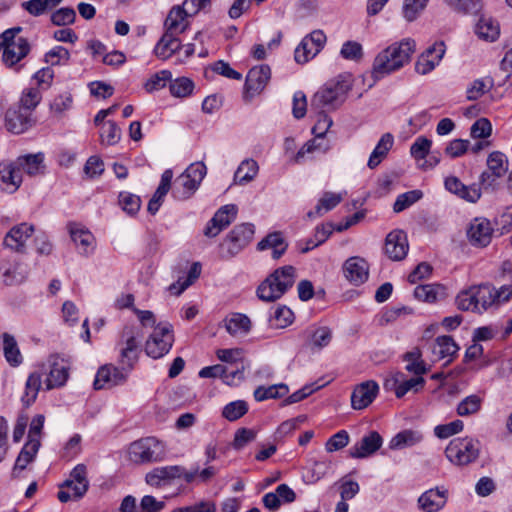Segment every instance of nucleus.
Segmentation results:
<instances>
[{"mask_svg": "<svg viewBox=\"0 0 512 512\" xmlns=\"http://www.w3.org/2000/svg\"><path fill=\"white\" fill-rule=\"evenodd\" d=\"M487 167L488 170L482 172L479 178L480 185L484 188L493 186L507 172L508 160L502 152L494 151L487 158Z\"/></svg>", "mask_w": 512, "mask_h": 512, "instance_id": "obj_14", "label": "nucleus"}, {"mask_svg": "<svg viewBox=\"0 0 512 512\" xmlns=\"http://www.w3.org/2000/svg\"><path fill=\"white\" fill-rule=\"evenodd\" d=\"M41 446L40 441L31 440L27 441L23 448L21 449L18 457L16 458L14 467H13V474H16L17 472H21L28 464L34 461L39 448Z\"/></svg>", "mask_w": 512, "mask_h": 512, "instance_id": "obj_37", "label": "nucleus"}, {"mask_svg": "<svg viewBox=\"0 0 512 512\" xmlns=\"http://www.w3.org/2000/svg\"><path fill=\"white\" fill-rule=\"evenodd\" d=\"M248 411V405L243 400L232 401L224 406L222 415L229 421H236L245 415Z\"/></svg>", "mask_w": 512, "mask_h": 512, "instance_id": "obj_57", "label": "nucleus"}, {"mask_svg": "<svg viewBox=\"0 0 512 512\" xmlns=\"http://www.w3.org/2000/svg\"><path fill=\"white\" fill-rule=\"evenodd\" d=\"M73 98L70 93H64L56 96L50 103V111L57 117L63 114L72 107Z\"/></svg>", "mask_w": 512, "mask_h": 512, "instance_id": "obj_64", "label": "nucleus"}, {"mask_svg": "<svg viewBox=\"0 0 512 512\" xmlns=\"http://www.w3.org/2000/svg\"><path fill=\"white\" fill-rule=\"evenodd\" d=\"M258 163L253 159H245L238 166L234 174V182L238 184H246L251 182L258 174Z\"/></svg>", "mask_w": 512, "mask_h": 512, "instance_id": "obj_44", "label": "nucleus"}, {"mask_svg": "<svg viewBox=\"0 0 512 512\" xmlns=\"http://www.w3.org/2000/svg\"><path fill=\"white\" fill-rule=\"evenodd\" d=\"M445 52V43L443 41L435 42L418 57L415 63L416 72L426 75L433 71L441 62Z\"/></svg>", "mask_w": 512, "mask_h": 512, "instance_id": "obj_17", "label": "nucleus"}, {"mask_svg": "<svg viewBox=\"0 0 512 512\" xmlns=\"http://www.w3.org/2000/svg\"><path fill=\"white\" fill-rule=\"evenodd\" d=\"M142 334L135 326H125L117 343L120 363L128 370H132L140 353Z\"/></svg>", "mask_w": 512, "mask_h": 512, "instance_id": "obj_6", "label": "nucleus"}, {"mask_svg": "<svg viewBox=\"0 0 512 512\" xmlns=\"http://www.w3.org/2000/svg\"><path fill=\"white\" fill-rule=\"evenodd\" d=\"M326 35L322 30H314L306 35L294 52V59L299 64H305L313 59L324 47Z\"/></svg>", "mask_w": 512, "mask_h": 512, "instance_id": "obj_12", "label": "nucleus"}, {"mask_svg": "<svg viewBox=\"0 0 512 512\" xmlns=\"http://www.w3.org/2000/svg\"><path fill=\"white\" fill-rule=\"evenodd\" d=\"M459 347L450 336L437 337L432 352L438 360L447 359L450 362L458 352Z\"/></svg>", "mask_w": 512, "mask_h": 512, "instance_id": "obj_38", "label": "nucleus"}, {"mask_svg": "<svg viewBox=\"0 0 512 512\" xmlns=\"http://www.w3.org/2000/svg\"><path fill=\"white\" fill-rule=\"evenodd\" d=\"M394 144V137L391 133H385L381 136L377 145L369 156L367 166L375 169L387 157L388 152Z\"/></svg>", "mask_w": 512, "mask_h": 512, "instance_id": "obj_36", "label": "nucleus"}, {"mask_svg": "<svg viewBox=\"0 0 512 512\" xmlns=\"http://www.w3.org/2000/svg\"><path fill=\"white\" fill-rule=\"evenodd\" d=\"M456 305L462 311L478 313V302L475 295V288L471 286L460 291L456 297Z\"/></svg>", "mask_w": 512, "mask_h": 512, "instance_id": "obj_51", "label": "nucleus"}, {"mask_svg": "<svg viewBox=\"0 0 512 512\" xmlns=\"http://www.w3.org/2000/svg\"><path fill=\"white\" fill-rule=\"evenodd\" d=\"M191 17L180 5L173 6L164 22L165 30L175 34L183 33L189 26L188 18Z\"/></svg>", "mask_w": 512, "mask_h": 512, "instance_id": "obj_32", "label": "nucleus"}, {"mask_svg": "<svg viewBox=\"0 0 512 512\" xmlns=\"http://www.w3.org/2000/svg\"><path fill=\"white\" fill-rule=\"evenodd\" d=\"M288 244L280 232H273L264 237L258 244L257 249L264 251L271 249L272 258L279 259L287 250Z\"/></svg>", "mask_w": 512, "mask_h": 512, "instance_id": "obj_35", "label": "nucleus"}, {"mask_svg": "<svg viewBox=\"0 0 512 512\" xmlns=\"http://www.w3.org/2000/svg\"><path fill=\"white\" fill-rule=\"evenodd\" d=\"M87 489L88 484L85 483L77 484L75 482L73 483L71 488H64L62 484L61 489L57 494V497L59 501H61L62 503H66L69 500L81 498L86 493Z\"/></svg>", "mask_w": 512, "mask_h": 512, "instance_id": "obj_61", "label": "nucleus"}, {"mask_svg": "<svg viewBox=\"0 0 512 512\" xmlns=\"http://www.w3.org/2000/svg\"><path fill=\"white\" fill-rule=\"evenodd\" d=\"M181 48V42L177 34L165 30L162 37L154 48V54L162 60L170 58L175 52Z\"/></svg>", "mask_w": 512, "mask_h": 512, "instance_id": "obj_33", "label": "nucleus"}, {"mask_svg": "<svg viewBox=\"0 0 512 512\" xmlns=\"http://www.w3.org/2000/svg\"><path fill=\"white\" fill-rule=\"evenodd\" d=\"M21 27L7 29L0 35V49L3 48L2 60L7 66H13L23 59L30 50L27 40L16 37Z\"/></svg>", "mask_w": 512, "mask_h": 512, "instance_id": "obj_5", "label": "nucleus"}, {"mask_svg": "<svg viewBox=\"0 0 512 512\" xmlns=\"http://www.w3.org/2000/svg\"><path fill=\"white\" fill-rule=\"evenodd\" d=\"M332 339V331L326 326L316 328L310 337V346L318 350L326 347Z\"/></svg>", "mask_w": 512, "mask_h": 512, "instance_id": "obj_62", "label": "nucleus"}, {"mask_svg": "<svg viewBox=\"0 0 512 512\" xmlns=\"http://www.w3.org/2000/svg\"><path fill=\"white\" fill-rule=\"evenodd\" d=\"M494 86V81L491 77H485L474 80L466 90L467 99L474 101L482 97Z\"/></svg>", "mask_w": 512, "mask_h": 512, "instance_id": "obj_53", "label": "nucleus"}, {"mask_svg": "<svg viewBox=\"0 0 512 512\" xmlns=\"http://www.w3.org/2000/svg\"><path fill=\"white\" fill-rule=\"evenodd\" d=\"M172 79V73L169 70H161L153 74L144 84V88L147 92L152 93L154 91L161 90L168 82Z\"/></svg>", "mask_w": 512, "mask_h": 512, "instance_id": "obj_54", "label": "nucleus"}, {"mask_svg": "<svg viewBox=\"0 0 512 512\" xmlns=\"http://www.w3.org/2000/svg\"><path fill=\"white\" fill-rule=\"evenodd\" d=\"M173 342L174 335L171 325L158 324L145 343V352L149 357L159 359L170 351Z\"/></svg>", "mask_w": 512, "mask_h": 512, "instance_id": "obj_8", "label": "nucleus"}, {"mask_svg": "<svg viewBox=\"0 0 512 512\" xmlns=\"http://www.w3.org/2000/svg\"><path fill=\"white\" fill-rule=\"evenodd\" d=\"M342 201V195L333 193V192H325L323 196L320 198L318 204L315 207L314 211H309L307 213V217L309 219L319 217L323 215V213L332 210Z\"/></svg>", "mask_w": 512, "mask_h": 512, "instance_id": "obj_45", "label": "nucleus"}, {"mask_svg": "<svg viewBox=\"0 0 512 512\" xmlns=\"http://www.w3.org/2000/svg\"><path fill=\"white\" fill-rule=\"evenodd\" d=\"M216 355L220 361L227 363L231 366L245 364L244 353L243 350L240 348L218 349L216 351Z\"/></svg>", "mask_w": 512, "mask_h": 512, "instance_id": "obj_60", "label": "nucleus"}, {"mask_svg": "<svg viewBox=\"0 0 512 512\" xmlns=\"http://www.w3.org/2000/svg\"><path fill=\"white\" fill-rule=\"evenodd\" d=\"M445 455L453 465H468L479 456V442L469 437L454 438L447 445Z\"/></svg>", "mask_w": 512, "mask_h": 512, "instance_id": "obj_7", "label": "nucleus"}, {"mask_svg": "<svg viewBox=\"0 0 512 512\" xmlns=\"http://www.w3.org/2000/svg\"><path fill=\"white\" fill-rule=\"evenodd\" d=\"M33 232L34 227L28 223L16 225L5 236L4 244L13 250L21 251Z\"/></svg>", "mask_w": 512, "mask_h": 512, "instance_id": "obj_30", "label": "nucleus"}, {"mask_svg": "<svg viewBox=\"0 0 512 512\" xmlns=\"http://www.w3.org/2000/svg\"><path fill=\"white\" fill-rule=\"evenodd\" d=\"M493 229L489 220L475 218L469 225L467 237L473 246L485 247L492 238Z\"/></svg>", "mask_w": 512, "mask_h": 512, "instance_id": "obj_24", "label": "nucleus"}, {"mask_svg": "<svg viewBox=\"0 0 512 512\" xmlns=\"http://www.w3.org/2000/svg\"><path fill=\"white\" fill-rule=\"evenodd\" d=\"M449 491L445 486H437L423 492L417 500V507L422 512H439L448 501Z\"/></svg>", "mask_w": 512, "mask_h": 512, "instance_id": "obj_16", "label": "nucleus"}, {"mask_svg": "<svg viewBox=\"0 0 512 512\" xmlns=\"http://www.w3.org/2000/svg\"><path fill=\"white\" fill-rule=\"evenodd\" d=\"M169 89L170 93L174 97L183 98L189 96L192 93L194 89V83L186 77H180L174 81H170Z\"/></svg>", "mask_w": 512, "mask_h": 512, "instance_id": "obj_59", "label": "nucleus"}, {"mask_svg": "<svg viewBox=\"0 0 512 512\" xmlns=\"http://www.w3.org/2000/svg\"><path fill=\"white\" fill-rule=\"evenodd\" d=\"M172 178H173V172L170 169L165 170L163 172V174L161 175L160 184H159L158 188L156 189L154 195L150 199V201L148 203V207H147L148 212L151 213L152 215H154V214H156V212H158V210L163 202L164 197L170 190Z\"/></svg>", "mask_w": 512, "mask_h": 512, "instance_id": "obj_34", "label": "nucleus"}, {"mask_svg": "<svg viewBox=\"0 0 512 512\" xmlns=\"http://www.w3.org/2000/svg\"><path fill=\"white\" fill-rule=\"evenodd\" d=\"M5 126L14 134L24 133L32 126L31 113L22 108H10L5 115Z\"/></svg>", "mask_w": 512, "mask_h": 512, "instance_id": "obj_25", "label": "nucleus"}, {"mask_svg": "<svg viewBox=\"0 0 512 512\" xmlns=\"http://www.w3.org/2000/svg\"><path fill=\"white\" fill-rule=\"evenodd\" d=\"M41 385H42V373L38 369L37 371L32 372L28 376L26 384H25V393L22 397V402L26 406H29L32 403H34V401L37 398L38 392L41 388Z\"/></svg>", "mask_w": 512, "mask_h": 512, "instance_id": "obj_46", "label": "nucleus"}, {"mask_svg": "<svg viewBox=\"0 0 512 512\" xmlns=\"http://www.w3.org/2000/svg\"><path fill=\"white\" fill-rule=\"evenodd\" d=\"M379 385L374 380L364 381L355 386L351 394V406L355 410L367 408L377 397Z\"/></svg>", "mask_w": 512, "mask_h": 512, "instance_id": "obj_20", "label": "nucleus"}, {"mask_svg": "<svg viewBox=\"0 0 512 512\" xmlns=\"http://www.w3.org/2000/svg\"><path fill=\"white\" fill-rule=\"evenodd\" d=\"M445 188L460 198L475 203L481 197V189L478 185H464L457 177L449 176L445 179Z\"/></svg>", "mask_w": 512, "mask_h": 512, "instance_id": "obj_29", "label": "nucleus"}, {"mask_svg": "<svg viewBox=\"0 0 512 512\" xmlns=\"http://www.w3.org/2000/svg\"><path fill=\"white\" fill-rule=\"evenodd\" d=\"M39 371L47 375L46 389L51 390L65 385L69 377V366L64 358L59 355H51L46 363L39 366Z\"/></svg>", "mask_w": 512, "mask_h": 512, "instance_id": "obj_10", "label": "nucleus"}, {"mask_svg": "<svg viewBox=\"0 0 512 512\" xmlns=\"http://www.w3.org/2000/svg\"><path fill=\"white\" fill-rule=\"evenodd\" d=\"M129 372L130 370L125 366L118 368L113 365H104L97 371L94 380V388L100 390L123 384Z\"/></svg>", "mask_w": 512, "mask_h": 512, "instance_id": "obj_18", "label": "nucleus"}, {"mask_svg": "<svg viewBox=\"0 0 512 512\" xmlns=\"http://www.w3.org/2000/svg\"><path fill=\"white\" fill-rule=\"evenodd\" d=\"M382 442L380 434L376 431H371L360 442L350 448L349 455L356 459L366 458L374 454L381 447Z\"/></svg>", "mask_w": 512, "mask_h": 512, "instance_id": "obj_26", "label": "nucleus"}, {"mask_svg": "<svg viewBox=\"0 0 512 512\" xmlns=\"http://www.w3.org/2000/svg\"><path fill=\"white\" fill-rule=\"evenodd\" d=\"M200 273L201 265L198 262L193 263L187 277L183 281L178 280L177 283L170 285L169 290L177 295L181 294L200 276Z\"/></svg>", "mask_w": 512, "mask_h": 512, "instance_id": "obj_56", "label": "nucleus"}, {"mask_svg": "<svg viewBox=\"0 0 512 512\" xmlns=\"http://www.w3.org/2000/svg\"><path fill=\"white\" fill-rule=\"evenodd\" d=\"M22 183V174L15 161L0 162V187L7 192L16 191Z\"/></svg>", "mask_w": 512, "mask_h": 512, "instance_id": "obj_27", "label": "nucleus"}, {"mask_svg": "<svg viewBox=\"0 0 512 512\" xmlns=\"http://www.w3.org/2000/svg\"><path fill=\"white\" fill-rule=\"evenodd\" d=\"M416 50V43L411 38L395 42L382 50L375 57L372 67L374 79H381L407 65Z\"/></svg>", "mask_w": 512, "mask_h": 512, "instance_id": "obj_1", "label": "nucleus"}, {"mask_svg": "<svg viewBox=\"0 0 512 512\" xmlns=\"http://www.w3.org/2000/svg\"><path fill=\"white\" fill-rule=\"evenodd\" d=\"M3 339V354L6 359V361L9 363L12 367H18L23 362V356L20 352V349L18 347L17 341L9 333H4L2 335Z\"/></svg>", "mask_w": 512, "mask_h": 512, "instance_id": "obj_40", "label": "nucleus"}, {"mask_svg": "<svg viewBox=\"0 0 512 512\" xmlns=\"http://www.w3.org/2000/svg\"><path fill=\"white\" fill-rule=\"evenodd\" d=\"M409 250L407 235L402 230L391 231L385 239L384 251L392 261L403 260Z\"/></svg>", "mask_w": 512, "mask_h": 512, "instance_id": "obj_19", "label": "nucleus"}, {"mask_svg": "<svg viewBox=\"0 0 512 512\" xmlns=\"http://www.w3.org/2000/svg\"><path fill=\"white\" fill-rule=\"evenodd\" d=\"M352 88L349 75H339L328 81L311 99V109L332 111L340 107Z\"/></svg>", "mask_w": 512, "mask_h": 512, "instance_id": "obj_2", "label": "nucleus"}, {"mask_svg": "<svg viewBox=\"0 0 512 512\" xmlns=\"http://www.w3.org/2000/svg\"><path fill=\"white\" fill-rule=\"evenodd\" d=\"M271 77V70L267 65L251 68L246 76L244 86V99L250 100L260 94Z\"/></svg>", "mask_w": 512, "mask_h": 512, "instance_id": "obj_15", "label": "nucleus"}, {"mask_svg": "<svg viewBox=\"0 0 512 512\" xmlns=\"http://www.w3.org/2000/svg\"><path fill=\"white\" fill-rule=\"evenodd\" d=\"M206 173L207 169L203 162L190 164L174 181L172 188L173 197L180 201L190 198L198 189Z\"/></svg>", "mask_w": 512, "mask_h": 512, "instance_id": "obj_4", "label": "nucleus"}, {"mask_svg": "<svg viewBox=\"0 0 512 512\" xmlns=\"http://www.w3.org/2000/svg\"><path fill=\"white\" fill-rule=\"evenodd\" d=\"M423 196L420 190H411L403 194L398 195L393 205V210L396 213L402 212L409 208L411 205L420 200Z\"/></svg>", "mask_w": 512, "mask_h": 512, "instance_id": "obj_55", "label": "nucleus"}, {"mask_svg": "<svg viewBox=\"0 0 512 512\" xmlns=\"http://www.w3.org/2000/svg\"><path fill=\"white\" fill-rule=\"evenodd\" d=\"M254 232V225L250 223L235 226L221 244L223 257L231 258L237 255L250 243Z\"/></svg>", "mask_w": 512, "mask_h": 512, "instance_id": "obj_9", "label": "nucleus"}, {"mask_svg": "<svg viewBox=\"0 0 512 512\" xmlns=\"http://www.w3.org/2000/svg\"><path fill=\"white\" fill-rule=\"evenodd\" d=\"M482 405V398L478 395H469L457 406V413L460 416H468L477 413Z\"/></svg>", "mask_w": 512, "mask_h": 512, "instance_id": "obj_58", "label": "nucleus"}, {"mask_svg": "<svg viewBox=\"0 0 512 512\" xmlns=\"http://www.w3.org/2000/svg\"><path fill=\"white\" fill-rule=\"evenodd\" d=\"M128 454L136 464L158 461L161 459L162 446L156 438L147 437L131 443Z\"/></svg>", "mask_w": 512, "mask_h": 512, "instance_id": "obj_11", "label": "nucleus"}, {"mask_svg": "<svg viewBox=\"0 0 512 512\" xmlns=\"http://www.w3.org/2000/svg\"><path fill=\"white\" fill-rule=\"evenodd\" d=\"M237 214V207L233 204L222 206L208 222L204 234L207 237L217 236L234 220Z\"/></svg>", "mask_w": 512, "mask_h": 512, "instance_id": "obj_21", "label": "nucleus"}, {"mask_svg": "<svg viewBox=\"0 0 512 512\" xmlns=\"http://www.w3.org/2000/svg\"><path fill=\"white\" fill-rule=\"evenodd\" d=\"M63 0H29L21 4L22 8L34 17L41 16L58 6Z\"/></svg>", "mask_w": 512, "mask_h": 512, "instance_id": "obj_49", "label": "nucleus"}, {"mask_svg": "<svg viewBox=\"0 0 512 512\" xmlns=\"http://www.w3.org/2000/svg\"><path fill=\"white\" fill-rule=\"evenodd\" d=\"M42 100V91L37 87L25 88L20 97V108L31 113Z\"/></svg>", "mask_w": 512, "mask_h": 512, "instance_id": "obj_52", "label": "nucleus"}, {"mask_svg": "<svg viewBox=\"0 0 512 512\" xmlns=\"http://www.w3.org/2000/svg\"><path fill=\"white\" fill-rule=\"evenodd\" d=\"M296 268L285 265L275 269L257 288V296L265 302L280 299L296 281Z\"/></svg>", "mask_w": 512, "mask_h": 512, "instance_id": "obj_3", "label": "nucleus"}, {"mask_svg": "<svg viewBox=\"0 0 512 512\" xmlns=\"http://www.w3.org/2000/svg\"><path fill=\"white\" fill-rule=\"evenodd\" d=\"M475 295L478 302V314H482L494 306L493 286L489 284L474 285Z\"/></svg>", "mask_w": 512, "mask_h": 512, "instance_id": "obj_50", "label": "nucleus"}, {"mask_svg": "<svg viewBox=\"0 0 512 512\" xmlns=\"http://www.w3.org/2000/svg\"><path fill=\"white\" fill-rule=\"evenodd\" d=\"M289 388L284 383L271 385L268 387L259 386L254 391V398L256 401H264L267 399H277L287 395Z\"/></svg>", "mask_w": 512, "mask_h": 512, "instance_id": "obj_48", "label": "nucleus"}, {"mask_svg": "<svg viewBox=\"0 0 512 512\" xmlns=\"http://www.w3.org/2000/svg\"><path fill=\"white\" fill-rule=\"evenodd\" d=\"M429 0H404L403 16L407 21L415 20L426 8Z\"/></svg>", "mask_w": 512, "mask_h": 512, "instance_id": "obj_63", "label": "nucleus"}, {"mask_svg": "<svg viewBox=\"0 0 512 512\" xmlns=\"http://www.w3.org/2000/svg\"><path fill=\"white\" fill-rule=\"evenodd\" d=\"M424 384L425 379L423 377L415 376L405 380L404 374L398 372L391 379L386 380L384 386L387 389H393L397 398H402L409 391L418 392L424 387Z\"/></svg>", "mask_w": 512, "mask_h": 512, "instance_id": "obj_22", "label": "nucleus"}, {"mask_svg": "<svg viewBox=\"0 0 512 512\" xmlns=\"http://www.w3.org/2000/svg\"><path fill=\"white\" fill-rule=\"evenodd\" d=\"M403 360L406 362L405 370L415 376L422 377L428 371L426 363L422 359V352L418 347L406 352Z\"/></svg>", "mask_w": 512, "mask_h": 512, "instance_id": "obj_41", "label": "nucleus"}, {"mask_svg": "<svg viewBox=\"0 0 512 512\" xmlns=\"http://www.w3.org/2000/svg\"><path fill=\"white\" fill-rule=\"evenodd\" d=\"M475 33L480 39L493 42L500 35L499 23L490 17H481L476 24Z\"/></svg>", "mask_w": 512, "mask_h": 512, "instance_id": "obj_39", "label": "nucleus"}, {"mask_svg": "<svg viewBox=\"0 0 512 512\" xmlns=\"http://www.w3.org/2000/svg\"><path fill=\"white\" fill-rule=\"evenodd\" d=\"M182 474V466L157 467L146 475V482L150 486L159 487L172 479L181 478Z\"/></svg>", "mask_w": 512, "mask_h": 512, "instance_id": "obj_31", "label": "nucleus"}, {"mask_svg": "<svg viewBox=\"0 0 512 512\" xmlns=\"http://www.w3.org/2000/svg\"><path fill=\"white\" fill-rule=\"evenodd\" d=\"M343 273L350 283L358 286L367 281L369 265L367 261L361 257H350L343 265Z\"/></svg>", "mask_w": 512, "mask_h": 512, "instance_id": "obj_23", "label": "nucleus"}, {"mask_svg": "<svg viewBox=\"0 0 512 512\" xmlns=\"http://www.w3.org/2000/svg\"><path fill=\"white\" fill-rule=\"evenodd\" d=\"M251 327L250 319L243 314H233L225 320V328L232 336L245 335Z\"/></svg>", "mask_w": 512, "mask_h": 512, "instance_id": "obj_47", "label": "nucleus"}, {"mask_svg": "<svg viewBox=\"0 0 512 512\" xmlns=\"http://www.w3.org/2000/svg\"><path fill=\"white\" fill-rule=\"evenodd\" d=\"M422 439L423 435L419 431L403 430L390 440L389 447L393 450L404 449L420 443Z\"/></svg>", "mask_w": 512, "mask_h": 512, "instance_id": "obj_42", "label": "nucleus"}, {"mask_svg": "<svg viewBox=\"0 0 512 512\" xmlns=\"http://www.w3.org/2000/svg\"><path fill=\"white\" fill-rule=\"evenodd\" d=\"M28 273V266L16 257L0 258V281L3 284H20L27 278Z\"/></svg>", "mask_w": 512, "mask_h": 512, "instance_id": "obj_13", "label": "nucleus"}, {"mask_svg": "<svg viewBox=\"0 0 512 512\" xmlns=\"http://www.w3.org/2000/svg\"><path fill=\"white\" fill-rule=\"evenodd\" d=\"M44 155L42 153L20 156L15 161L20 173L26 172L30 176L37 175L43 169Z\"/></svg>", "mask_w": 512, "mask_h": 512, "instance_id": "obj_43", "label": "nucleus"}, {"mask_svg": "<svg viewBox=\"0 0 512 512\" xmlns=\"http://www.w3.org/2000/svg\"><path fill=\"white\" fill-rule=\"evenodd\" d=\"M69 232L81 255L88 256L94 252L95 238L89 230L78 224H70Z\"/></svg>", "mask_w": 512, "mask_h": 512, "instance_id": "obj_28", "label": "nucleus"}]
</instances>
